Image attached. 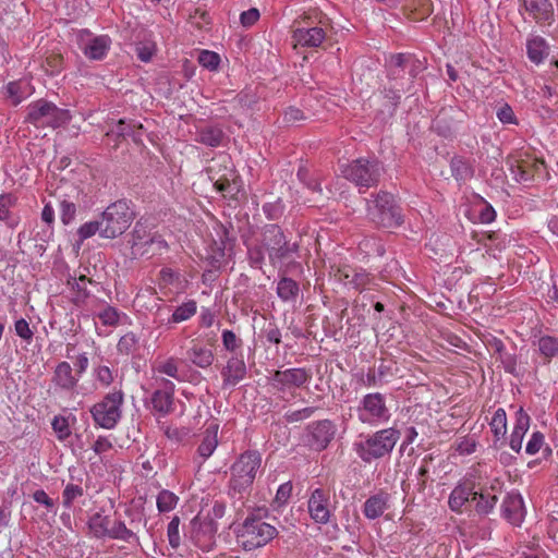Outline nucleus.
Returning <instances> with one entry per match:
<instances>
[{"label":"nucleus","instance_id":"f257e3e1","mask_svg":"<svg viewBox=\"0 0 558 558\" xmlns=\"http://www.w3.org/2000/svg\"><path fill=\"white\" fill-rule=\"evenodd\" d=\"M262 466V454L247 450L240 454L230 468L229 495L243 505V499L251 493L252 485Z\"/></svg>","mask_w":558,"mask_h":558},{"label":"nucleus","instance_id":"f03ea898","mask_svg":"<svg viewBox=\"0 0 558 558\" xmlns=\"http://www.w3.org/2000/svg\"><path fill=\"white\" fill-rule=\"evenodd\" d=\"M400 436V430L393 427L360 435L353 444V450L364 463H372L390 456Z\"/></svg>","mask_w":558,"mask_h":558},{"label":"nucleus","instance_id":"7ed1b4c3","mask_svg":"<svg viewBox=\"0 0 558 558\" xmlns=\"http://www.w3.org/2000/svg\"><path fill=\"white\" fill-rule=\"evenodd\" d=\"M262 243L274 267L284 262L290 263L300 247L298 242H291L287 239L281 227L274 223L266 225L263 228Z\"/></svg>","mask_w":558,"mask_h":558},{"label":"nucleus","instance_id":"20e7f679","mask_svg":"<svg viewBox=\"0 0 558 558\" xmlns=\"http://www.w3.org/2000/svg\"><path fill=\"white\" fill-rule=\"evenodd\" d=\"M71 118L68 109L59 108L46 99L34 101L27 107L26 121L37 128L58 129L66 125Z\"/></svg>","mask_w":558,"mask_h":558},{"label":"nucleus","instance_id":"39448f33","mask_svg":"<svg viewBox=\"0 0 558 558\" xmlns=\"http://www.w3.org/2000/svg\"><path fill=\"white\" fill-rule=\"evenodd\" d=\"M278 535L275 526L255 515L247 517L238 532V539L245 550L263 547Z\"/></svg>","mask_w":558,"mask_h":558},{"label":"nucleus","instance_id":"423d86ee","mask_svg":"<svg viewBox=\"0 0 558 558\" xmlns=\"http://www.w3.org/2000/svg\"><path fill=\"white\" fill-rule=\"evenodd\" d=\"M134 219V213L125 201L110 204L100 216L101 238L116 239L123 234Z\"/></svg>","mask_w":558,"mask_h":558},{"label":"nucleus","instance_id":"0eeeda50","mask_svg":"<svg viewBox=\"0 0 558 558\" xmlns=\"http://www.w3.org/2000/svg\"><path fill=\"white\" fill-rule=\"evenodd\" d=\"M368 204L367 211L371 219L378 226L396 228L403 223V215L392 194L380 191Z\"/></svg>","mask_w":558,"mask_h":558},{"label":"nucleus","instance_id":"6e6552de","mask_svg":"<svg viewBox=\"0 0 558 558\" xmlns=\"http://www.w3.org/2000/svg\"><path fill=\"white\" fill-rule=\"evenodd\" d=\"M209 178L214 182L217 191L221 192L223 196L234 198L241 191V179L233 167L231 158L222 155L218 160L208 169Z\"/></svg>","mask_w":558,"mask_h":558},{"label":"nucleus","instance_id":"1a4fd4ad","mask_svg":"<svg viewBox=\"0 0 558 558\" xmlns=\"http://www.w3.org/2000/svg\"><path fill=\"white\" fill-rule=\"evenodd\" d=\"M343 177L359 187L376 186L383 174L380 162L373 158H359L342 168Z\"/></svg>","mask_w":558,"mask_h":558},{"label":"nucleus","instance_id":"9d476101","mask_svg":"<svg viewBox=\"0 0 558 558\" xmlns=\"http://www.w3.org/2000/svg\"><path fill=\"white\" fill-rule=\"evenodd\" d=\"M361 423L377 426L389 421L391 414L386 404V398L380 392L365 395L356 408Z\"/></svg>","mask_w":558,"mask_h":558},{"label":"nucleus","instance_id":"9b49d317","mask_svg":"<svg viewBox=\"0 0 558 558\" xmlns=\"http://www.w3.org/2000/svg\"><path fill=\"white\" fill-rule=\"evenodd\" d=\"M122 403V391L119 390L107 393L101 401L94 404L90 409L95 423L102 428H113L121 417Z\"/></svg>","mask_w":558,"mask_h":558},{"label":"nucleus","instance_id":"f8f14e48","mask_svg":"<svg viewBox=\"0 0 558 558\" xmlns=\"http://www.w3.org/2000/svg\"><path fill=\"white\" fill-rule=\"evenodd\" d=\"M508 165L517 182H531L534 180L545 181L548 179L544 160L529 154L509 160Z\"/></svg>","mask_w":558,"mask_h":558},{"label":"nucleus","instance_id":"ddd939ff","mask_svg":"<svg viewBox=\"0 0 558 558\" xmlns=\"http://www.w3.org/2000/svg\"><path fill=\"white\" fill-rule=\"evenodd\" d=\"M337 433L336 424L328 418L310 423L303 433V444L314 451L327 449Z\"/></svg>","mask_w":558,"mask_h":558},{"label":"nucleus","instance_id":"4468645a","mask_svg":"<svg viewBox=\"0 0 558 558\" xmlns=\"http://www.w3.org/2000/svg\"><path fill=\"white\" fill-rule=\"evenodd\" d=\"M217 522L196 515L190 522L189 538L203 553H209L216 547Z\"/></svg>","mask_w":558,"mask_h":558},{"label":"nucleus","instance_id":"2eb2a0df","mask_svg":"<svg viewBox=\"0 0 558 558\" xmlns=\"http://www.w3.org/2000/svg\"><path fill=\"white\" fill-rule=\"evenodd\" d=\"M312 373L306 368H288L286 371H275L271 377V385L277 390L283 391L290 387H302L310 381Z\"/></svg>","mask_w":558,"mask_h":558},{"label":"nucleus","instance_id":"dca6fc26","mask_svg":"<svg viewBox=\"0 0 558 558\" xmlns=\"http://www.w3.org/2000/svg\"><path fill=\"white\" fill-rule=\"evenodd\" d=\"M333 277L339 282L356 291H363L372 281V277L366 270L354 268L350 265L338 266Z\"/></svg>","mask_w":558,"mask_h":558},{"label":"nucleus","instance_id":"f3484780","mask_svg":"<svg viewBox=\"0 0 558 558\" xmlns=\"http://www.w3.org/2000/svg\"><path fill=\"white\" fill-rule=\"evenodd\" d=\"M329 495L322 488L313 490L307 508L311 518L319 524H326L330 519V510L328 508Z\"/></svg>","mask_w":558,"mask_h":558},{"label":"nucleus","instance_id":"a211bd4d","mask_svg":"<svg viewBox=\"0 0 558 558\" xmlns=\"http://www.w3.org/2000/svg\"><path fill=\"white\" fill-rule=\"evenodd\" d=\"M246 364L242 353L232 354L221 369L223 387L238 385L245 378Z\"/></svg>","mask_w":558,"mask_h":558},{"label":"nucleus","instance_id":"6ab92c4d","mask_svg":"<svg viewBox=\"0 0 558 558\" xmlns=\"http://www.w3.org/2000/svg\"><path fill=\"white\" fill-rule=\"evenodd\" d=\"M161 388L156 389L151 395V404L155 411L167 415L172 411L174 384L168 379H161Z\"/></svg>","mask_w":558,"mask_h":558},{"label":"nucleus","instance_id":"aec40b11","mask_svg":"<svg viewBox=\"0 0 558 558\" xmlns=\"http://www.w3.org/2000/svg\"><path fill=\"white\" fill-rule=\"evenodd\" d=\"M502 515L511 524L519 526L525 515L523 498L518 493H510L502 501Z\"/></svg>","mask_w":558,"mask_h":558},{"label":"nucleus","instance_id":"412c9836","mask_svg":"<svg viewBox=\"0 0 558 558\" xmlns=\"http://www.w3.org/2000/svg\"><path fill=\"white\" fill-rule=\"evenodd\" d=\"M390 495L385 490L369 496L363 506V513L369 520H375L384 514L389 507Z\"/></svg>","mask_w":558,"mask_h":558},{"label":"nucleus","instance_id":"4be33fe9","mask_svg":"<svg viewBox=\"0 0 558 558\" xmlns=\"http://www.w3.org/2000/svg\"><path fill=\"white\" fill-rule=\"evenodd\" d=\"M529 14L536 23H548L554 21V7L549 0H523Z\"/></svg>","mask_w":558,"mask_h":558},{"label":"nucleus","instance_id":"5701e85b","mask_svg":"<svg viewBox=\"0 0 558 558\" xmlns=\"http://www.w3.org/2000/svg\"><path fill=\"white\" fill-rule=\"evenodd\" d=\"M80 378L73 373L72 366L63 361L60 362L53 372L52 383L62 390L73 391Z\"/></svg>","mask_w":558,"mask_h":558},{"label":"nucleus","instance_id":"b1692460","mask_svg":"<svg viewBox=\"0 0 558 558\" xmlns=\"http://www.w3.org/2000/svg\"><path fill=\"white\" fill-rule=\"evenodd\" d=\"M477 499V492H474L473 483L459 484L453 488L449 496V507L452 511L461 512L462 507L470 500Z\"/></svg>","mask_w":558,"mask_h":558},{"label":"nucleus","instance_id":"393cba45","mask_svg":"<svg viewBox=\"0 0 558 558\" xmlns=\"http://www.w3.org/2000/svg\"><path fill=\"white\" fill-rule=\"evenodd\" d=\"M530 427V416L520 408L517 412V422L510 436V447L515 452H520L522 440Z\"/></svg>","mask_w":558,"mask_h":558},{"label":"nucleus","instance_id":"a878e982","mask_svg":"<svg viewBox=\"0 0 558 558\" xmlns=\"http://www.w3.org/2000/svg\"><path fill=\"white\" fill-rule=\"evenodd\" d=\"M293 39L301 46L318 47L325 39V32L320 27L298 28L293 32Z\"/></svg>","mask_w":558,"mask_h":558},{"label":"nucleus","instance_id":"bb28decb","mask_svg":"<svg viewBox=\"0 0 558 558\" xmlns=\"http://www.w3.org/2000/svg\"><path fill=\"white\" fill-rule=\"evenodd\" d=\"M282 277L277 283V295L283 301V302H295L299 294H300V286L299 283L287 277V269H281Z\"/></svg>","mask_w":558,"mask_h":558},{"label":"nucleus","instance_id":"cd10ccee","mask_svg":"<svg viewBox=\"0 0 558 558\" xmlns=\"http://www.w3.org/2000/svg\"><path fill=\"white\" fill-rule=\"evenodd\" d=\"M110 44L111 40L108 36H96L85 45L84 53L90 60H101L106 57L110 48Z\"/></svg>","mask_w":558,"mask_h":558},{"label":"nucleus","instance_id":"c85d7f7f","mask_svg":"<svg viewBox=\"0 0 558 558\" xmlns=\"http://www.w3.org/2000/svg\"><path fill=\"white\" fill-rule=\"evenodd\" d=\"M186 356L192 364L199 368L209 367L215 360L214 352L210 349L197 344L186 351Z\"/></svg>","mask_w":558,"mask_h":558},{"label":"nucleus","instance_id":"c756f323","mask_svg":"<svg viewBox=\"0 0 558 558\" xmlns=\"http://www.w3.org/2000/svg\"><path fill=\"white\" fill-rule=\"evenodd\" d=\"M86 282L92 283L93 281L90 279H87L85 275H81L78 278L70 277L68 279V284L71 286L73 290L72 302L76 306L83 305L90 295L89 291L86 288Z\"/></svg>","mask_w":558,"mask_h":558},{"label":"nucleus","instance_id":"7c9ffc66","mask_svg":"<svg viewBox=\"0 0 558 558\" xmlns=\"http://www.w3.org/2000/svg\"><path fill=\"white\" fill-rule=\"evenodd\" d=\"M110 534L108 535L111 539L123 541L126 543L140 544V538L133 529L126 527L125 523L121 520H114L110 525Z\"/></svg>","mask_w":558,"mask_h":558},{"label":"nucleus","instance_id":"2f4dec72","mask_svg":"<svg viewBox=\"0 0 558 558\" xmlns=\"http://www.w3.org/2000/svg\"><path fill=\"white\" fill-rule=\"evenodd\" d=\"M168 247L167 242L157 233H148L144 240L143 248L137 252V255H147L151 257L161 254Z\"/></svg>","mask_w":558,"mask_h":558},{"label":"nucleus","instance_id":"473e14b6","mask_svg":"<svg viewBox=\"0 0 558 558\" xmlns=\"http://www.w3.org/2000/svg\"><path fill=\"white\" fill-rule=\"evenodd\" d=\"M217 432L218 425H210L209 427L206 428L203 440L197 449L199 456L203 459L209 458L217 448Z\"/></svg>","mask_w":558,"mask_h":558},{"label":"nucleus","instance_id":"72a5a7b5","mask_svg":"<svg viewBox=\"0 0 558 558\" xmlns=\"http://www.w3.org/2000/svg\"><path fill=\"white\" fill-rule=\"evenodd\" d=\"M223 131L219 126L209 125L201 129L197 133V141L210 147H217L222 143Z\"/></svg>","mask_w":558,"mask_h":558},{"label":"nucleus","instance_id":"f704fd0d","mask_svg":"<svg viewBox=\"0 0 558 558\" xmlns=\"http://www.w3.org/2000/svg\"><path fill=\"white\" fill-rule=\"evenodd\" d=\"M526 49L529 59L536 64L541 63L548 56L546 41L539 36L527 40Z\"/></svg>","mask_w":558,"mask_h":558},{"label":"nucleus","instance_id":"c9c22d12","mask_svg":"<svg viewBox=\"0 0 558 558\" xmlns=\"http://www.w3.org/2000/svg\"><path fill=\"white\" fill-rule=\"evenodd\" d=\"M16 204V197L12 194L0 195V221L5 222L10 228L17 225V220L11 213V208Z\"/></svg>","mask_w":558,"mask_h":558},{"label":"nucleus","instance_id":"e433bc0d","mask_svg":"<svg viewBox=\"0 0 558 558\" xmlns=\"http://www.w3.org/2000/svg\"><path fill=\"white\" fill-rule=\"evenodd\" d=\"M111 520L107 515L95 513L88 521V526L93 535L97 538L108 537L110 534Z\"/></svg>","mask_w":558,"mask_h":558},{"label":"nucleus","instance_id":"4c0bfd02","mask_svg":"<svg viewBox=\"0 0 558 558\" xmlns=\"http://www.w3.org/2000/svg\"><path fill=\"white\" fill-rule=\"evenodd\" d=\"M451 173L457 181H466L473 177V168L462 157L456 156L450 162Z\"/></svg>","mask_w":558,"mask_h":558},{"label":"nucleus","instance_id":"58836bf2","mask_svg":"<svg viewBox=\"0 0 558 558\" xmlns=\"http://www.w3.org/2000/svg\"><path fill=\"white\" fill-rule=\"evenodd\" d=\"M142 124H136L133 121L125 122L124 120H119L116 124L114 129L110 130L107 135L116 134L117 137H126L131 136L135 142L137 141V135L140 133L137 131L142 130Z\"/></svg>","mask_w":558,"mask_h":558},{"label":"nucleus","instance_id":"ea45409f","mask_svg":"<svg viewBox=\"0 0 558 558\" xmlns=\"http://www.w3.org/2000/svg\"><path fill=\"white\" fill-rule=\"evenodd\" d=\"M196 302L190 300L182 305L178 306L173 312L169 323L178 324L190 319L196 313Z\"/></svg>","mask_w":558,"mask_h":558},{"label":"nucleus","instance_id":"a19ab883","mask_svg":"<svg viewBox=\"0 0 558 558\" xmlns=\"http://www.w3.org/2000/svg\"><path fill=\"white\" fill-rule=\"evenodd\" d=\"M541 354L549 362L558 354V339L551 336H543L537 341Z\"/></svg>","mask_w":558,"mask_h":558},{"label":"nucleus","instance_id":"79ce46f5","mask_svg":"<svg viewBox=\"0 0 558 558\" xmlns=\"http://www.w3.org/2000/svg\"><path fill=\"white\" fill-rule=\"evenodd\" d=\"M496 440L505 437L507 433V415L504 409H498L489 423Z\"/></svg>","mask_w":558,"mask_h":558},{"label":"nucleus","instance_id":"37998d69","mask_svg":"<svg viewBox=\"0 0 558 558\" xmlns=\"http://www.w3.org/2000/svg\"><path fill=\"white\" fill-rule=\"evenodd\" d=\"M178 496L168 489H162L157 496V508L159 512H169L175 508Z\"/></svg>","mask_w":558,"mask_h":558},{"label":"nucleus","instance_id":"c03bdc74","mask_svg":"<svg viewBox=\"0 0 558 558\" xmlns=\"http://www.w3.org/2000/svg\"><path fill=\"white\" fill-rule=\"evenodd\" d=\"M180 518L174 515L168 524L167 527V537L169 545L172 549H178L181 545V535H180Z\"/></svg>","mask_w":558,"mask_h":558},{"label":"nucleus","instance_id":"a18cd8bd","mask_svg":"<svg viewBox=\"0 0 558 558\" xmlns=\"http://www.w3.org/2000/svg\"><path fill=\"white\" fill-rule=\"evenodd\" d=\"M83 495L84 490L80 485L70 483L65 486L62 493V504L65 508L70 509L73 505V501Z\"/></svg>","mask_w":558,"mask_h":558},{"label":"nucleus","instance_id":"49530a36","mask_svg":"<svg viewBox=\"0 0 558 558\" xmlns=\"http://www.w3.org/2000/svg\"><path fill=\"white\" fill-rule=\"evenodd\" d=\"M265 247L260 242V245L248 247L247 256L252 267L262 269L265 262Z\"/></svg>","mask_w":558,"mask_h":558},{"label":"nucleus","instance_id":"de8ad7c7","mask_svg":"<svg viewBox=\"0 0 558 558\" xmlns=\"http://www.w3.org/2000/svg\"><path fill=\"white\" fill-rule=\"evenodd\" d=\"M477 502L475 509L478 513L487 514L489 513L497 502V496L495 495H485L483 493H477Z\"/></svg>","mask_w":558,"mask_h":558},{"label":"nucleus","instance_id":"09e8293b","mask_svg":"<svg viewBox=\"0 0 558 558\" xmlns=\"http://www.w3.org/2000/svg\"><path fill=\"white\" fill-rule=\"evenodd\" d=\"M138 339L133 332H128L122 336L118 342V351L122 354L129 355L135 351Z\"/></svg>","mask_w":558,"mask_h":558},{"label":"nucleus","instance_id":"8fccbe9b","mask_svg":"<svg viewBox=\"0 0 558 558\" xmlns=\"http://www.w3.org/2000/svg\"><path fill=\"white\" fill-rule=\"evenodd\" d=\"M221 339L223 348L232 354L238 353L236 350L242 347V340L232 330H223Z\"/></svg>","mask_w":558,"mask_h":558},{"label":"nucleus","instance_id":"3c124183","mask_svg":"<svg viewBox=\"0 0 558 558\" xmlns=\"http://www.w3.org/2000/svg\"><path fill=\"white\" fill-rule=\"evenodd\" d=\"M101 229L102 226L100 225V219L85 222L77 230V234L81 241H84L96 233H98L101 236Z\"/></svg>","mask_w":558,"mask_h":558},{"label":"nucleus","instance_id":"603ef678","mask_svg":"<svg viewBox=\"0 0 558 558\" xmlns=\"http://www.w3.org/2000/svg\"><path fill=\"white\" fill-rule=\"evenodd\" d=\"M198 62L204 68L214 71L218 69L220 57L214 51L203 50L198 56Z\"/></svg>","mask_w":558,"mask_h":558},{"label":"nucleus","instance_id":"864d4df0","mask_svg":"<svg viewBox=\"0 0 558 558\" xmlns=\"http://www.w3.org/2000/svg\"><path fill=\"white\" fill-rule=\"evenodd\" d=\"M284 206L280 198L276 202L266 203L263 211L269 220H277L283 215Z\"/></svg>","mask_w":558,"mask_h":558},{"label":"nucleus","instance_id":"5fc2aeb1","mask_svg":"<svg viewBox=\"0 0 558 558\" xmlns=\"http://www.w3.org/2000/svg\"><path fill=\"white\" fill-rule=\"evenodd\" d=\"M156 369L158 373L166 374L174 379H179L178 360L173 356L159 363Z\"/></svg>","mask_w":558,"mask_h":558},{"label":"nucleus","instance_id":"6e6d98bb","mask_svg":"<svg viewBox=\"0 0 558 558\" xmlns=\"http://www.w3.org/2000/svg\"><path fill=\"white\" fill-rule=\"evenodd\" d=\"M317 408L315 407H307L301 410L288 412L284 414V418L288 423H294L300 422L306 418H310L313 416V414L316 412Z\"/></svg>","mask_w":558,"mask_h":558},{"label":"nucleus","instance_id":"4d7b16f0","mask_svg":"<svg viewBox=\"0 0 558 558\" xmlns=\"http://www.w3.org/2000/svg\"><path fill=\"white\" fill-rule=\"evenodd\" d=\"M147 235L148 233H146L145 229L137 222L132 232V251L134 255H137V252L143 248L144 240Z\"/></svg>","mask_w":558,"mask_h":558},{"label":"nucleus","instance_id":"13d9d810","mask_svg":"<svg viewBox=\"0 0 558 558\" xmlns=\"http://www.w3.org/2000/svg\"><path fill=\"white\" fill-rule=\"evenodd\" d=\"M305 119L306 117L304 112L301 109L292 106L289 107L282 116V121L286 125H294Z\"/></svg>","mask_w":558,"mask_h":558},{"label":"nucleus","instance_id":"bf43d9fd","mask_svg":"<svg viewBox=\"0 0 558 558\" xmlns=\"http://www.w3.org/2000/svg\"><path fill=\"white\" fill-rule=\"evenodd\" d=\"M53 430L58 434L59 439L64 440L71 434L68 420L63 416H56L51 423Z\"/></svg>","mask_w":558,"mask_h":558},{"label":"nucleus","instance_id":"052dcab7","mask_svg":"<svg viewBox=\"0 0 558 558\" xmlns=\"http://www.w3.org/2000/svg\"><path fill=\"white\" fill-rule=\"evenodd\" d=\"M60 211L61 221L69 225L74 219L76 206L74 203L64 199L60 204Z\"/></svg>","mask_w":558,"mask_h":558},{"label":"nucleus","instance_id":"680f3d73","mask_svg":"<svg viewBox=\"0 0 558 558\" xmlns=\"http://www.w3.org/2000/svg\"><path fill=\"white\" fill-rule=\"evenodd\" d=\"M98 318L106 326H116L119 322V313L112 306H107L98 314Z\"/></svg>","mask_w":558,"mask_h":558},{"label":"nucleus","instance_id":"e2e57ef3","mask_svg":"<svg viewBox=\"0 0 558 558\" xmlns=\"http://www.w3.org/2000/svg\"><path fill=\"white\" fill-rule=\"evenodd\" d=\"M408 60H409V58L403 53H398V54L391 56L390 64L393 69L390 70V76H392L393 78L399 76V74H400L399 69L402 71L405 63L408 62Z\"/></svg>","mask_w":558,"mask_h":558},{"label":"nucleus","instance_id":"0e129e2a","mask_svg":"<svg viewBox=\"0 0 558 558\" xmlns=\"http://www.w3.org/2000/svg\"><path fill=\"white\" fill-rule=\"evenodd\" d=\"M15 332L19 337L26 341H31L33 339V331L29 328L28 323L24 318H20L15 322Z\"/></svg>","mask_w":558,"mask_h":558},{"label":"nucleus","instance_id":"69168bd1","mask_svg":"<svg viewBox=\"0 0 558 558\" xmlns=\"http://www.w3.org/2000/svg\"><path fill=\"white\" fill-rule=\"evenodd\" d=\"M544 444V435L541 432H535L529 440L525 451L529 454H535L539 451Z\"/></svg>","mask_w":558,"mask_h":558},{"label":"nucleus","instance_id":"338daca9","mask_svg":"<svg viewBox=\"0 0 558 558\" xmlns=\"http://www.w3.org/2000/svg\"><path fill=\"white\" fill-rule=\"evenodd\" d=\"M497 118L501 123H517L512 108L505 104L497 110Z\"/></svg>","mask_w":558,"mask_h":558},{"label":"nucleus","instance_id":"774afa93","mask_svg":"<svg viewBox=\"0 0 558 558\" xmlns=\"http://www.w3.org/2000/svg\"><path fill=\"white\" fill-rule=\"evenodd\" d=\"M258 19H259V12L255 8H252L247 11L242 12L240 15L241 24L244 27L252 26L253 24H255L258 21Z\"/></svg>","mask_w":558,"mask_h":558}]
</instances>
